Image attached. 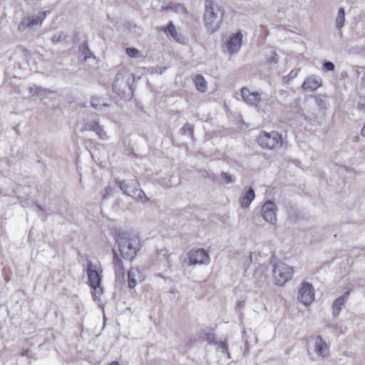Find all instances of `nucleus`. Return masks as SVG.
Segmentation results:
<instances>
[{
	"label": "nucleus",
	"instance_id": "7c9ffc66",
	"mask_svg": "<svg viewBox=\"0 0 365 365\" xmlns=\"http://www.w3.org/2000/svg\"><path fill=\"white\" fill-rule=\"evenodd\" d=\"M221 178L224 181V182L226 184L233 182L232 177L227 173H224V172L222 173Z\"/></svg>",
	"mask_w": 365,
	"mask_h": 365
},
{
	"label": "nucleus",
	"instance_id": "1a4fd4ad",
	"mask_svg": "<svg viewBox=\"0 0 365 365\" xmlns=\"http://www.w3.org/2000/svg\"><path fill=\"white\" fill-rule=\"evenodd\" d=\"M277 206L274 201L267 200L265 202L261 209L264 220L272 225H275L277 221Z\"/></svg>",
	"mask_w": 365,
	"mask_h": 365
},
{
	"label": "nucleus",
	"instance_id": "2f4dec72",
	"mask_svg": "<svg viewBox=\"0 0 365 365\" xmlns=\"http://www.w3.org/2000/svg\"><path fill=\"white\" fill-rule=\"evenodd\" d=\"M217 349H220L222 352L225 353L227 351V346L226 342L220 341L217 344Z\"/></svg>",
	"mask_w": 365,
	"mask_h": 365
},
{
	"label": "nucleus",
	"instance_id": "4468645a",
	"mask_svg": "<svg viewBox=\"0 0 365 365\" xmlns=\"http://www.w3.org/2000/svg\"><path fill=\"white\" fill-rule=\"evenodd\" d=\"M241 96L247 105L255 108L259 107L261 98L258 92L251 91L249 88L243 87L241 89Z\"/></svg>",
	"mask_w": 365,
	"mask_h": 365
},
{
	"label": "nucleus",
	"instance_id": "a211bd4d",
	"mask_svg": "<svg viewBox=\"0 0 365 365\" xmlns=\"http://www.w3.org/2000/svg\"><path fill=\"white\" fill-rule=\"evenodd\" d=\"M255 190L252 187H250L247 190H246L244 193L242 194L239 199L241 207H249L252 202L255 200Z\"/></svg>",
	"mask_w": 365,
	"mask_h": 365
},
{
	"label": "nucleus",
	"instance_id": "f03ea898",
	"mask_svg": "<svg viewBox=\"0 0 365 365\" xmlns=\"http://www.w3.org/2000/svg\"><path fill=\"white\" fill-rule=\"evenodd\" d=\"M203 21L205 28L210 33L215 32L220 27L222 15L218 14L211 0L205 1Z\"/></svg>",
	"mask_w": 365,
	"mask_h": 365
},
{
	"label": "nucleus",
	"instance_id": "473e14b6",
	"mask_svg": "<svg viewBox=\"0 0 365 365\" xmlns=\"http://www.w3.org/2000/svg\"><path fill=\"white\" fill-rule=\"evenodd\" d=\"M105 193L103 195V198H106L108 196L112 195L113 194V189L110 186H106L104 189Z\"/></svg>",
	"mask_w": 365,
	"mask_h": 365
},
{
	"label": "nucleus",
	"instance_id": "f3484780",
	"mask_svg": "<svg viewBox=\"0 0 365 365\" xmlns=\"http://www.w3.org/2000/svg\"><path fill=\"white\" fill-rule=\"evenodd\" d=\"M349 295V292H346L341 296L339 297L332 304V314L336 317L341 312L343 306L345 304Z\"/></svg>",
	"mask_w": 365,
	"mask_h": 365
},
{
	"label": "nucleus",
	"instance_id": "bb28decb",
	"mask_svg": "<svg viewBox=\"0 0 365 365\" xmlns=\"http://www.w3.org/2000/svg\"><path fill=\"white\" fill-rule=\"evenodd\" d=\"M44 92L43 88L33 85L29 88V93L31 96H36L38 93Z\"/></svg>",
	"mask_w": 365,
	"mask_h": 365
},
{
	"label": "nucleus",
	"instance_id": "9d476101",
	"mask_svg": "<svg viewBox=\"0 0 365 365\" xmlns=\"http://www.w3.org/2000/svg\"><path fill=\"white\" fill-rule=\"evenodd\" d=\"M187 255L190 265L207 264L210 262V256L204 249L192 250Z\"/></svg>",
	"mask_w": 365,
	"mask_h": 365
},
{
	"label": "nucleus",
	"instance_id": "aec40b11",
	"mask_svg": "<svg viewBox=\"0 0 365 365\" xmlns=\"http://www.w3.org/2000/svg\"><path fill=\"white\" fill-rule=\"evenodd\" d=\"M113 263L114 265L115 276L118 278H120V277L123 278L124 267H123V261L120 259L119 256L118 255L116 251L114 249L113 250Z\"/></svg>",
	"mask_w": 365,
	"mask_h": 365
},
{
	"label": "nucleus",
	"instance_id": "e433bc0d",
	"mask_svg": "<svg viewBox=\"0 0 365 365\" xmlns=\"http://www.w3.org/2000/svg\"><path fill=\"white\" fill-rule=\"evenodd\" d=\"M108 365H119V364L118 361H115L110 362Z\"/></svg>",
	"mask_w": 365,
	"mask_h": 365
},
{
	"label": "nucleus",
	"instance_id": "72a5a7b5",
	"mask_svg": "<svg viewBox=\"0 0 365 365\" xmlns=\"http://www.w3.org/2000/svg\"><path fill=\"white\" fill-rule=\"evenodd\" d=\"M43 91L44 92H40V93H38L37 96L38 97L40 98V99H43L46 96H47L48 93H51L50 91L46 89V88H43Z\"/></svg>",
	"mask_w": 365,
	"mask_h": 365
},
{
	"label": "nucleus",
	"instance_id": "f257e3e1",
	"mask_svg": "<svg viewBox=\"0 0 365 365\" xmlns=\"http://www.w3.org/2000/svg\"><path fill=\"white\" fill-rule=\"evenodd\" d=\"M119 252L125 259L132 261L140 250V243L138 237L127 233H119L115 237Z\"/></svg>",
	"mask_w": 365,
	"mask_h": 365
},
{
	"label": "nucleus",
	"instance_id": "423d86ee",
	"mask_svg": "<svg viewBox=\"0 0 365 365\" xmlns=\"http://www.w3.org/2000/svg\"><path fill=\"white\" fill-rule=\"evenodd\" d=\"M102 268L100 264L88 262L86 265V272L90 287L97 290L101 288L102 279Z\"/></svg>",
	"mask_w": 365,
	"mask_h": 365
},
{
	"label": "nucleus",
	"instance_id": "39448f33",
	"mask_svg": "<svg viewBox=\"0 0 365 365\" xmlns=\"http://www.w3.org/2000/svg\"><path fill=\"white\" fill-rule=\"evenodd\" d=\"M257 143L262 148L272 150L282 145V138L276 131L262 132L257 137Z\"/></svg>",
	"mask_w": 365,
	"mask_h": 365
},
{
	"label": "nucleus",
	"instance_id": "412c9836",
	"mask_svg": "<svg viewBox=\"0 0 365 365\" xmlns=\"http://www.w3.org/2000/svg\"><path fill=\"white\" fill-rule=\"evenodd\" d=\"M140 277V272L136 268L132 267L128 272V284L131 289L137 285L138 279Z\"/></svg>",
	"mask_w": 365,
	"mask_h": 365
},
{
	"label": "nucleus",
	"instance_id": "5701e85b",
	"mask_svg": "<svg viewBox=\"0 0 365 365\" xmlns=\"http://www.w3.org/2000/svg\"><path fill=\"white\" fill-rule=\"evenodd\" d=\"M194 82L196 86V88L200 92L204 93L207 89V81L205 78L201 75H197L194 78Z\"/></svg>",
	"mask_w": 365,
	"mask_h": 365
},
{
	"label": "nucleus",
	"instance_id": "c756f323",
	"mask_svg": "<svg viewBox=\"0 0 365 365\" xmlns=\"http://www.w3.org/2000/svg\"><path fill=\"white\" fill-rule=\"evenodd\" d=\"M334 68V64L331 61H325L323 64V70L324 71H333Z\"/></svg>",
	"mask_w": 365,
	"mask_h": 365
},
{
	"label": "nucleus",
	"instance_id": "2eb2a0df",
	"mask_svg": "<svg viewBox=\"0 0 365 365\" xmlns=\"http://www.w3.org/2000/svg\"><path fill=\"white\" fill-rule=\"evenodd\" d=\"M113 88L120 98H124L125 93L130 91L129 83L123 79L120 73H118L115 76L113 83Z\"/></svg>",
	"mask_w": 365,
	"mask_h": 365
},
{
	"label": "nucleus",
	"instance_id": "6ab92c4d",
	"mask_svg": "<svg viewBox=\"0 0 365 365\" xmlns=\"http://www.w3.org/2000/svg\"><path fill=\"white\" fill-rule=\"evenodd\" d=\"M164 32L167 36H170L176 42L180 43L181 44H184L186 43V38L177 33L175 27L173 22H170L168 26L165 28Z\"/></svg>",
	"mask_w": 365,
	"mask_h": 365
},
{
	"label": "nucleus",
	"instance_id": "ddd939ff",
	"mask_svg": "<svg viewBox=\"0 0 365 365\" xmlns=\"http://www.w3.org/2000/svg\"><path fill=\"white\" fill-rule=\"evenodd\" d=\"M314 350L322 359H327L330 355V346L322 336L315 338Z\"/></svg>",
	"mask_w": 365,
	"mask_h": 365
},
{
	"label": "nucleus",
	"instance_id": "4be33fe9",
	"mask_svg": "<svg viewBox=\"0 0 365 365\" xmlns=\"http://www.w3.org/2000/svg\"><path fill=\"white\" fill-rule=\"evenodd\" d=\"M91 105L98 110H105L108 107L105 99L98 97H93L91 100Z\"/></svg>",
	"mask_w": 365,
	"mask_h": 365
},
{
	"label": "nucleus",
	"instance_id": "9b49d317",
	"mask_svg": "<svg viewBox=\"0 0 365 365\" xmlns=\"http://www.w3.org/2000/svg\"><path fill=\"white\" fill-rule=\"evenodd\" d=\"M298 300L305 306L311 304L314 299V287L309 283H303L299 290Z\"/></svg>",
	"mask_w": 365,
	"mask_h": 365
},
{
	"label": "nucleus",
	"instance_id": "c9c22d12",
	"mask_svg": "<svg viewBox=\"0 0 365 365\" xmlns=\"http://www.w3.org/2000/svg\"><path fill=\"white\" fill-rule=\"evenodd\" d=\"M361 135L365 137V124L364 125L362 129H361Z\"/></svg>",
	"mask_w": 365,
	"mask_h": 365
},
{
	"label": "nucleus",
	"instance_id": "cd10ccee",
	"mask_svg": "<svg viewBox=\"0 0 365 365\" xmlns=\"http://www.w3.org/2000/svg\"><path fill=\"white\" fill-rule=\"evenodd\" d=\"M81 52H82L83 54H85L84 60L86 61L88 58H91V53L88 50V46L86 43H83L81 47Z\"/></svg>",
	"mask_w": 365,
	"mask_h": 365
},
{
	"label": "nucleus",
	"instance_id": "20e7f679",
	"mask_svg": "<svg viewBox=\"0 0 365 365\" xmlns=\"http://www.w3.org/2000/svg\"><path fill=\"white\" fill-rule=\"evenodd\" d=\"M292 267L283 262H277L273 267V280L275 284L278 286L284 285L287 282L291 279L293 274Z\"/></svg>",
	"mask_w": 365,
	"mask_h": 365
},
{
	"label": "nucleus",
	"instance_id": "b1692460",
	"mask_svg": "<svg viewBox=\"0 0 365 365\" xmlns=\"http://www.w3.org/2000/svg\"><path fill=\"white\" fill-rule=\"evenodd\" d=\"M345 24V10L344 8H340L338 11L336 19H335V24L336 26L341 29L344 26Z\"/></svg>",
	"mask_w": 365,
	"mask_h": 365
},
{
	"label": "nucleus",
	"instance_id": "c85d7f7f",
	"mask_svg": "<svg viewBox=\"0 0 365 365\" xmlns=\"http://www.w3.org/2000/svg\"><path fill=\"white\" fill-rule=\"evenodd\" d=\"M170 9L173 10L175 12L177 13H184L185 11V7L182 4H172L170 6Z\"/></svg>",
	"mask_w": 365,
	"mask_h": 365
},
{
	"label": "nucleus",
	"instance_id": "4c0bfd02",
	"mask_svg": "<svg viewBox=\"0 0 365 365\" xmlns=\"http://www.w3.org/2000/svg\"><path fill=\"white\" fill-rule=\"evenodd\" d=\"M247 261L249 262H252V255H250L249 257H247Z\"/></svg>",
	"mask_w": 365,
	"mask_h": 365
},
{
	"label": "nucleus",
	"instance_id": "f8f14e48",
	"mask_svg": "<svg viewBox=\"0 0 365 365\" xmlns=\"http://www.w3.org/2000/svg\"><path fill=\"white\" fill-rule=\"evenodd\" d=\"M91 130L95 132L98 136L102 140H107L108 136L106 133L103 130V127L99 124L98 120H85L83 123V126L81 128V132Z\"/></svg>",
	"mask_w": 365,
	"mask_h": 365
},
{
	"label": "nucleus",
	"instance_id": "a878e982",
	"mask_svg": "<svg viewBox=\"0 0 365 365\" xmlns=\"http://www.w3.org/2000/svg\"><path fill=\"white\" fill-rule=\"evenodd\" d=\"M126 53L127 55L130 58H141L143 56L142 53L139 50H138L135 48H126Z\"/></svg>",
	"mask_w": 365,
	"mask_h": 365
},
{
	"label": "nucleus",
	"instance_id": "f704fd0d",
	"mask_svg": "<svg viewBox=\"0 0 365 365\" xmlns=\"http://www.w3.org/2000/svg\"><path fill=\"white\" fill-rule=\"evenodd\" d=\"M289 75H290V77H291V78H294V77H296V76H297V71H291V73H289Z\"/></svg>",
	"mask_w": 365,
	"mask_h": 365
},
{
	"label": "nucleus",
	"instance_id": "393cba45",
	"mask_svg": "<svg viewBox=\"0 0 365 365\" xmlns=\"http://www.w3.org/2000/svg\"><path fill=\"white\" fill-rule=\"evenodd\" d=\"M68 41L67 36L62 31H58V32L55 33L52 38V41L54 43H58L62 41Z\"/></svg>",
	"mask_w": 365,
	"mask_h": 365
},
{
	"label": "nucleus",
	"instance_id": "7ed1b4c3",
	"mask_svg": "<svg viewBox=\"0 0 365 365\" xmlns=\"http://www.w3.org/2000/svg\"><path fill=\"white\" fill-rule=\"evenodd\" d=\"M118 183L120 189L125 195L143 203L149 200L145 192L140 189V185L138 182L134 180H123L118 181Z\"/></svg>",
	"mask_w": 365,
	"mask_h": 365
},
{
	"label": "nucleus",
	"instance_id": "6e6552de",
	"mask_svg": "<svg viewBox=\"0 0 365 365\" xmlns=\"http://www.w3.org/2000/svg\"><path fill=\"white\" fill-rule=\"evenodd\" d=\"M242 38L243 35L240 31L230 34L222 45L223 51L230 55L238 53L242 46Z\"/></svg>",
	"mask_w": 365,
	"mask_h": 365
},
{
	"label": "nucleus",
	"instance_id": "dca6fc26",
	"mask_svg": "<svg viewBox=\"0 0 365 365\" xmlns=\"http://www.w3.org/2000/svg\"><path fill=\"white\" fill-rule=\"evenodd\" d=\"M322 86V80L317 76L307 77L302 85V88L306 92H313Z\"/></svg>",
	"mask_w": 365,
	"mask_h": 365
},
{
	"label": "nucleus",
	"instance_id": "0eeeda50",
	"mask_svg": "<svg viewBox=\"0 0 365 365\" xmlns=\"http://www.w3.org/2000/svg\"><path fill=\"white\" fill-rule=\"evenodd\" d=\"M47 14V11H42L38 13L36 15L24 17L18 26L19 30L21 31H24L27 29L31 30L41 25Z\"/></svg>",
	"mask_w": 365,
	"mask_h": 365
}]
</instances>
